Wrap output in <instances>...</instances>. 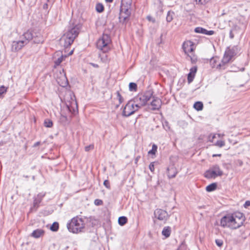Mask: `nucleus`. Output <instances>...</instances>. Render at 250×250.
Segmentation results:
<instances>
[{"instance_id":"obj_1","label":"nucleus","mask_w":250,"mask_h":250,"mask_svg":"<svg viewBox=\"0 0 250 250\" xmlns=\"http://www.w3.org/2000/svg\"><path fill=\"white\" fill-rule=\"evenodd\" d=\"M20 40L13 41L11 43V51L17 52L26 45L30 41H33L35 43H42L44 41L43 36L40 32L28 30L24 33L20 38Z\"/></svg>"},{"instance_id":"obj_2","label":"nucleus","mask_w":250,"mask_h":250,"mask_svg":"<svg viewBox=\"0 0 250 250\" xmlns=\"http://www.w3.org/2000/svg\"><path fill=\"white\" fill-rule=\"evenodd\" d=\"M80 25H76L70 29L60 39V44L65 48L68 47L78 35L80 30Z\"/></svg>"},{"instance_id":"obj_3","label":"nucleus","mask_w":250,"mask_h":250,"mask_svg":"<svg viewBox=\"0 0 250 250\" xmlns=\"http://www.w3.org/2000/svg\"><path fill=\"white\" fill-rule=\"evenodd\" d=\"M80 25H76L70 29L60 39V44L65 48L68 47L78 35L80 30Z\"/></svg>"},{"instance_id":"obj_4","label":"nucleus","mask_w":250,"mask_h":250,"mask_svg":"<svg viewBox=\"0 0 250 250\" xmlns=\"http://www.w3.org/2000/svg\"><path fill=\"white\" fill-rule=\"evenodd\" d=\"M85 227L84 221L79 217L73 218L67 224V228L68 230L73 233H78L83 231Z\"/></svg>"},{"instance_id":"obj_5","label":"nucleus","mask_w":250,"mask_h":250,"mask_svg":"<svg viewBox=\"0 0 250 250\" xmlns=\"http://www.w3.org/2000/svg\"><path fill=\"white\" fill-rule=\"evenodd\" d=\"M153 94L152 89H149L146 91L139 93L132 100L136 105L140 109L145 106L147 102L151 98Z\"/></svg>"},{"instance_id":"obj_6","label":"nucleus","mask_w":250,"mask_h":250,"mask_svg":"<svg viewBox=\"0 0 250 250\" xmlns=\"http://www.w3.org/2000/svg\"><path fill=\"white\" fill-rule=\"evenodd\" d=\"M111 42L110 36L107 34H104L96 42L97 48L104 53H106L110 49Z\"/></svg>"},{"instance_id":"obj_7","label":"nucleus","mask_w":250,"mask_h":250,"mask_svg":"<svg viewBox=\"0 0 250 250\" xmlns=\"http://www.w3.org/2000/svg\"><path fill=\"white\" fill-rule=\"evenodd\" d=\"M240 222H237L232 214H228L223 216L220 221L221 226L229 228L232 229H237Z\"/></svg>"},{"instance_id":"obj_8","label":"nucleus","mask_w":250,"mask_h":250,"mask_svg":"<svg viewBox=\"0 0 250 250\" xmlns=\"http://www.w3.org/2000/svg\"><path fill=\"white\" fill-rule=\"evenodd\" d=\"M223 172L217 165L212 166L205 173V177L208 179L215 178L223 175Z\"/></svg>"},{"instance_id":"obj_9","label":"nucleus","mask_w":250,"mask_h":250,"mask_svg":"<svg viewBox=\"0 0 250 250\" xmlns=\"http://www.w3.org/2000/svg\"><path fill=\"white\" fill-rule=\"evenodd\" d=\"M140 108L137 106L134 102L131 100L129 101L125 106L122 115L125 117H129L133 114Z\"/></svg>"},{"instance_id":"obj_10","label":"nucleus","mask_w":250,"mask_h":250,"mask_svg":"<svg viewBox=\"0 0 250 250\" xmlns=\"http://www.w3.org/2000/svg\"><path fill=\"white\" fill-rule=\"evenodd\" d=\"M154 216L156 218L164 222H165L168 217L167 212L162 209H156L154 211Z\"/></svg>"},{"instance_id":"obj_11","label":"nucleus","mask_w":250,"mask_h":250,"mask_svg":"<svg viewBox=\"0 0 250 250\" xmlns=\"http://www.w3.org/2000/svg\"><path fill=\"white\" fill-rule=\"evenodd\" d=\"M182 48L185 54H188L194 50L193 43L190 41H187L183 43Z\"/></svg>"},{"instance_id":"obj_12","label":"nucleus","mask_w":250,"mask_h":250,"mask_svg":"<svg viewBox=\"0 0 250 250\" xmlns=\"http://www.w3.org/2000/svg\"><path fill=\"white\" fill-rule=\"evenodd\" d=\"M130 15L131 11H128L127 13L126 11H121L120 10L119 18L120 22L122 23L123 24L125 25L129 20Z\"/></svg>"},{"instance_id":"obj_13","label":"nucleus","mask_w":250,"mask_h":250,"mask_svg":"<svg viewBox=\"0 0 250 250\" xmlns=\"http://www.w3.org/2000/svg\"><path fill=\"white\" fill-rule=\"evenodd\" d=\"M151 98L153 99L152 101L150 103V105L152 106V110H159L161 108L162 105L161 100L155 96H152Z\"/></svg>"},{"instance_id":"obj_14","label":"nucleus","mask_w":250,"mask_h":250,"mask_svg":"<svg viewBox=\"0 0 250 250\" xmlns=\"http://www.w3.org/2000/svg\"><path fill=\"white\" fill-rule=\"evenodd\" d=\"M232 58L226 53L224 54L223 58L222 60L221 63H219L217 65V69H225L226 64L230 61Z\"/></svg>"},{"instance_id":"obj_15","label":"nucleus","mask_w":250,"mask_h":250,"mask_svg":"<svg viewBox=\"0 0 250 250\" xmlns=\"http://www.w3.org/2000/svg\"><path fill=\"white\" fill-rule=\"evenodd\" d=\"M132 0H122L120 10L121 11H131Z\"/></svg>"},{"instance_id":"obj_16","label":"nucleus","mask_w":250,"mask_h":250,"mask_svg":"<svg viewBox=\"0 0 250 250\" xmlns=\"http://www.w3.org/2000/svg\"><path fill=\"white\" fill-rule=\"evenodd\" d=\"M233 216L235 221L237 222H240V224L238 225V228H240L243 225V223L245 221V217L242 213L240 212H235L232 214Z\"/></svg>"},{"instance_id":"obj_17","label":"nucleus","mask_w":250,"mask_h":250,"mask_svg":"<svg viewBox=\"0 0 250 250\" xmlns=\"http://www.w3.org/2000/svg\"><path fill=\"white\" fill-rule=\"evenodd\" d=\"M45 195V193L42 192L39 193L34 198L33 205L35 208H38L39 206V204L42 201L43 198Z\"/></svg>"},{"instance_id":"obj_18","label":"nucleus","mask_w":250,"mask_h":250,"mask_svg":"<svg viewBox=\"0 0 250 250\" xmlns=\"http://www.w3.org/2000/svg\"><path fill=\"white\" fill-rule=\"evenodd\" d=\"M194 31L197 33H201L202 34L207 35H212L214 34V31L213 30H207V29L201 27H196L194 29Z\"/></svg>"},{"instance_id":"obj_19","label":"nucleus","mask_w":250,"mask_h":250,"mask_svg":"<svg viewBox=\"0 0 250 250\" xmlns=\"http://www.w3.org/2000/svg\"><path fill=\"white\" fill-rule=\"evenodd\" d=\"M197 70V68L196 66H193L190 69V72L188 75V83H191L193 81Z\"/></svg>"},{"instance_id":"obj_20","label":"nucleus","mask_w":250,"mask_h":250,"mask_svg":"<svg viewBox=\"0 0 250 250\" xmlns=\"http://www.w3.org/2000/svg\"><path fill=\"white\" fill-rule=\"evenodd\" d=\"M44 230L41 229H38L34 230L31 234V236L34 238H39L44 234Z\"/></svg>"},{"instance_id":"obj_21","label":"nucleus","mask_w":250,"mask_h":250,"mask_svg":"<svg viewBox=\"0 0 250 250\" xmlns=\"http://www.w3.org/2000/svg\"><path fill=\"white\" fill-rule=\"evenodd\" d=\"M57 81L58 84L62 87L66 86L68 83L67 79L64 74H62V78H57Z\"/></svg>"},{"instance_id":"obj_22","label":"nucleus","mask_w":250,"mask_h":250,"mask_svg":"<svg viewBox=\"0 0 250 250\" xmlns=\"http://www.w3.org/2000/svg\"><path fill=\"white\" fill-rule=\"evenodd\" d=\"M171 229L170 227H165L162 231V234L166 238L168 237L171 233Z\"/></svg>"},{"instance_id":"obj_23","label":"nucleus","mask_w":250,"mask_h":250,"mask_svg":"<svg viewBox=\"0 0 250 250\" xmlns=\"http://www.w3.org/2000/svg\"><path fill=\"white\" fill-rule=\"evenodd\" d=\"M220 63L219 62V59L217 58H212L210 61V64L212 68H216L217 64Z\"/></svg>"},{"instance_id":"obj_24","label":"nucleus","mask_w":250,"mask_h":250,"mask_svg":"<svg viewBox=\"0 0 250 250\" xmlns=\"http://www.w3.org/2000/svg\"><path fill=\"white\" fill-rule=\"evenodd\" d=\"M217 184L216 183H212L209 185H208L206 189V190L208 192H211V191H214V190H215L217 188Z\"/></svg>"},{"instance_id":"obj_25","label":"nucleus","mask_w":250,"mask_h":250,"mask_svg":"<svg viewBox=\"0 0 250 250\" xmlns=\"http://www.w3.org/2000/svg\"><path fill=\"white\" fill-rule=\"evenodd\" d=\"M193 107L197 111L202 110L203 108V104L201 102H196L194 103Z\"/></svg>"},{"instance_id":"obj_26","label":"nucleus","mask_w":250,"mask_h":250,"mask_svg":"<svg viewBox=\"0 0 250 250\" xmlns=\"http://www.w3.org/2000/svg\"><path fill=\"white\" fill-rule=\"evenodd\" d=\"M127 221V219L125 216H121L118 218V223L120 226H124Z\"/></svg>"},{"instance_id":"obj_27","label":"nucleus","mask_w":250,"mask_h":250,"mask_svg":"<svg viewBox=\"0 0 250 250\" xmlns=\"http://www.w3.org/2000/svg\"><path fill=\"white\" fill-rule=\"evenodd\" d=\"M129 89L130 91H136L137 90V84L135 83H130L129 84Z\"/></svg>"},{"instance_id":"obj_28","label":"nucleus","mask_w":250,"mask_h":250,"mask_svg":"<svg viewBox=\"0 0 250 250\" xmlns=\"http://www.w3.org/2000/svg\"><path fill=\"white\" fill-rule=\"evenodd\" d=\"M59 223L58 222H54L51 226L50 229L53 231H57L59 229Z\"/></svg>"},{"instance_id":"obj_29","label":"nucleus","mask_w":250,"mask_h":250,"mask_svg":"<svg viewBox=\"0 0 250 250\" xmlns=\"http://www.w3.org/2000/svg\"><path fill=\"white\" fill-rule=\"evenodd\" d=\"M174 13L171 11H168L167 14L166 20L168 22L171 21L173 20V16Z\"/></svg>"},{"instance_id":"obj_30","label":"nucleus","mask_w":250,"mask_h":250,"mask_svg":"<svg viewBox=\"0 0 250 250\" xmlns=\"http://www.w3.org/2000/svg\"><path fill=\"white\" fill-rule=\"evenodd\" d=\"M227 55L229 56L230 57H231L232 59L233 57V56L235 55V52L232 49H230L229 48H228L227 49L225 52Z\"/></svg>"},{"instance_id":"obj_31","label":"nucleus","mask_w":250,"mask_h":250,"mask_svg":"<svg viewBox=\"0 0 250 250\" xmlns=\"http://www.w3.org/2000/svg\"><path fill=\"white\" fill-rule=\"evenodd\" d=\"M44 125L46 127H51L53 125L52 121L48 119H46L44 121Z\"/></svg>"},{"instance_id":"obj_32","label":"nucleus","mask_w":250,"mask_h":250,"mask_svg":"<svg viewBox=\"0 0 250 250\" xmlns=\"http://www.w3.org/2000/svg\"><path fill=\"white\" fill-rule=\"evenodd\" d=\"M63 59V56L62 55L57 59L54 61L55 65L58 66L62 62Z\"/></svg>"},{"instance_id":"obj_33","label":"nucleus","mask_w":250,"mask_h":250,"mask_svg":"<svg viewBox=\"0 0 250 250\" xmlns=\"http://www.w3.org/2000/svg\"><path fill=\"white\" fill-rule=\"evenodd\" d=\"M157 150V146L155 144H153L152 146V149L148 151L149 154H155Z\"/></svg>"},{"instance_id":"obj_34","label":"nucleus","mask_w":250,"mask_h":250,"mask_svg":"<svg viewBox=\"0 0 250 250\" xmlns=\"http://www.w3.org/2000/svg\"><path fill=\"white\" fill-rule=\"evenodd\" d=\"M96 9L97 12L101 13L103 12L104 10V6L101 3H98L96 6Z\"/></svg>"},{"instance_id":"obj_35","label":"nucleus","mask_w":250,"mask_h":250,"mask_svg":"<svg viewBox=\"0 0 250 250\" xmlns=\"http://www.w3.org/2000/svg\"><path fill=\"white\" fill-rule=\"evenodd\" d=\"M225 145V143L224 141H221V140H219V141H217L216 142V143L215 144V145L216 146H217L219 147H222L223 146H224Z\"/></svg>"},{"instance_id":"obj_36","label":"nucleus","mask_w":250,"mask_h":250,"mask_svg":"<svg viewBox=\"0 0 250 250\" xmlns=\"http://www.w3.org/2000/svg\"><path fill=\"white\" fill-rule=\"evenodd\" d=\"M117 99L119 101V104H122L124 101V99L119 91L117 92Z\"/></svg>"},{"instance_id":"obj_37","label":"nucleus","mask_w":250,"mask_h":250,"mask_svg":"<svg viewBox=\"0 0 250 250\" xmlns=\"http://www.w3.org/2000/svg\"><path fill=\"white\" fill-rule=\"evenodd\" d=\"M7 91L6 88L2 85L0 87V96H1L3 93H5Z\"/></svg>"},{"instance_id":"obj_38","label":"nucleus","mask_w":250,"mask_h":250,"mask_svg":"<svg viewBox=\"0 0 250 250\" xmlns=\"http://www.w3.org/2000/svg\"><path fill=\"white\" fill-rule=\"evenodd\" d=\"M215 243L219 247H221L223 244V241L221 239H216Z\"/></svg>"},{"instance_id":"obj_39","label":"nucleus","mask_w":250,"mask_h":250,"mask_svg":"<svg viewBox=\"0 0 250 250\" xmlns=\"http://www.w3.org/2000/svg\"><path fill=\"white\" fill-rule=\"evenodd\" d=\"M216 138V134H210L208 136V140L210 142H213L214 139Z\"/></svg>"},{"instance_id":"obj_40","label":"nucleus","mask_w":250,"mask_h":250,"mask_svg":"<svg viewBox=\"0 0 250 250\" xmlns=\"http://www.w3.org/2000/svg\"><path fill=\"white\" fill-rule=\"evenodd\" d=\"M103 203V201L100 199H96L94 201V204L97 206L102 205Z\"/></svg>"},{"instance_id":"obj_41","label":"nucleus","mask_w":250,"mask_h":250,"mask_svg":"<svg viewBox=\"0 0 250 250\" xmlns=\"http://www.w3.org/2000/svg\"><path fill=\"white\" fill-rule=\"evenodd\" d=\"M104 185L108 189H110V183L108 180H106L104 182Z\"/></svg>"},{"instance_id":"obj_42","label":"nucleus","mask_w":250,"mask_h":250,"mask_svg":"<svg viewBox=\"0 0 250 250\" xmlns=\"http://www.w3.org/2000/svg\"><path fill=\"white\" fill-rule=\"evenodd\" d=\"M154 162H152L149 166V168L151 172H154Z\"/></svg>"},{"instance_id":"obj_43","label":"nucleus","mask_w":250,"mask_h":250,"mask_svg":"<svg viewBox=\"0 0 250 250\" xmlns=\"http://www.w3.org/2000/svg\"><path fill=\"white\" fill-rule=\"evenodd\" d=\"M93 148H94V146L93 145H90L89 146H86L85 147V150L86 151H88L90 150L93 149Z\"/></svg>"},{"instance_id":"obj_44","label":"nucleus","mask_w":250,"mask_h":250,"mask_svg":"<svg viewBox=\"0 0 250 250\" xmlns=\"http://www.w3.org/2000/svg\"><path fill=\"white\" fill-rule=\"evenodd\" d=\"M197 3L203 4L206 2V0H195Z\"/></svg>"},{"instance_id":"obj_45","label":"nucleus","mask_w":250,"mask_h":250,"mask_svg":"<svg viewBox=\"0 0 250 250\" xmlns=\"http://www.w3.org/2000/svg\"><path fill=\"white\" fill-rule=\"evenodd\" d=\"M60 120L62 122H65L67 120V117L66 116L61 115Z\"/></svg>"},{"instance_id":"obj_46","label":"nucleus","mask_w":250,"mask_h":250,"mask_svg":"<svg viewBox=\"0 0 250 250\" xmlns=\"http://www.w3.org/2000/svg\"><path fill=\"white\" fill-rule=\"evenodd\" d=\"M249 206H250V201H246L244 205V207L245 208H247Z\"/></svg>"},{"instance_id":"obj_47","label":"nucleus","mask_w":250,"mask_h":250,"mask_svg":"<svg viewBox=\"0 0 250 250\" xmlns=\"http://www.w3.org/2000/svg\"><path fill=\"white\" fill-rule=\"evenodd\" d=\"M176 174H177V172L174 173L173 174H172V175H170V174H169L168 175V176L169 177V178H174V177H175V176H176Z\"/></svg>"},{"instance_id":"obj_48","label":"nucleus","mask_w":250,"mask_h":250,"mask_svg":"<svg viewBox=\"0 0 250 250\" xmlns=\"http://www.w3.org/2000/svg\"><path fill=\"white\" fill-rule=\"evenodd\" d=\"M229 37L230 39H233L234 38V35L232 33V31L231 30L229 32Z\"/></svg>"},{"instance_id":"obj_49","label":"nucleus","mask_w":250,"mask_h":250,"mask_svg":"<svg viewBox=\"0 0 250 250\" xmlns=\"http://www.w3.org/2000/svg\"><path fill=\"white\" fill-rule=\"evenodd\" d=\"M217 135L219 137H223L224 136V134H218Z\"/></svg>"},{"instance_id":"obj_50","label":"nucleus","mask_w":250,"mask_h":250,"mask_svg":"<svg viewBox=\"0 0 250 250\" xmlns=\"http://www.w3.org/2000/svg\"><path fill=\"white\" fill-rule=\"evenodd\" d=\"M221 154H213L212 155V157H217V156H221Z\"/></svg>"},{"instance_id":"obj_51","label":"nucleus","mask_w":250,"mask_h":250,"mask_svg":"<svg viewBox=\"0 0 250 250\" xmlns=\"http://www.w3.org/2000/svg\"><path fill=\"white\" fill-rule=\"evenodd\" d=\"M40 144V143L39 142H36L35 144H34V146H36L38 145H39V144Z\"/></svg>"},{"instance_id":"obj_52","label":"nucleus","mask_w":250,"mask_h":250,"mask_svg":"<svg viewBox=\"0 0 250 250\" xmlns=\"http://www.w3.org/2000/svg\"><path fill=\"white\" fill-rule=\"evenodd\" d=\"M92 65L94 66V67H97L98 66V65L96 64H94V63H92Z\"/></svg>"},{"instance_id":"obj_53","label":"nucleus","mask_w":250,"mask_h":250,"mask_svg":"<svg viewBox=\"0 0 250 250\" xmlns=\"http://www.w3.org/2000/svg\"><path fill=\"white\" fill-rule=\"evenodd\" d=\"M139 158H140V157H137L136 158V159H135V163H137V162H138V159H139Z\"/></svg>"},{"instance_id":"obj_54","label":"nucleus","mask_w":250,"mask_h":250,"mask_svg":"<svg viewBox=\"0 0 250 250\" xmlns=\"http://www.w3.org/2000/svg\"><path fill=\"white\" fill-rule=\"evenodd\" d=\"M106 2H111L113 0H105Z\"/></svg>"},{"instance_id":"obj_55","label":"nucleus","mask_w":250,"mask_h":250,"mask_svg":"<svg viewBox=\"0 0 250 250\" xmlns=\"http://www.w3.org/2000/svg\"><path fill=\"white\" fill-rule=\"evenodd\" d=\"M147 18L148 20H150L151 17L149 16H148Z\"/></svg>"},{"instance_id":"obj_56","label":"nucleus","mask_w":250,"mask_h":250,"mask_svg":"<svg viewBox=\"0 0 250 250\" xmlns=\"http://www.w3.org/2000/svg\"><path fill=\"white\" fill-rule=\"evenodd\" d=\"M23 177H25V178H28V176H27V175H26V176L23 175Z\"/></svg>"},{"instance_id":"obj_57","label":"nucleus","mask_w":250,"mask_h":250,"mask_svg":"<svg viewBox=\"0 0 250 250\" xmlns=\"http://www.w3.org/2000/svg\"><path fill=\"white\" fill-rule=\"evenodd\" d=\"M232 71H237L238 70H232Z\"/></svg>"},{"instance_id":"obj_58","label":"nucleus","mask_w":250,"mask_h":250,"mask_svg":"<svg viewBox=\"0 0 250 250\" xmlns=\"http://www.w3.org/2000/svg\"><path fill=\"white\" fill-rule=\"evenodd\" d=\"M32 179H34V176H33V177H32Z\"/></svg>"}]
</instances>
